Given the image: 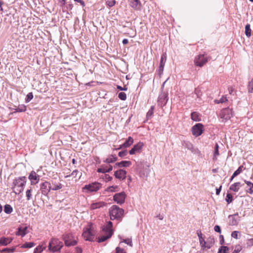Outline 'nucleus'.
<instances>
[{
    "mask_svg": "<svg viewBox=\"0 0 253 253\" xmlns=\"http://www.w3.org/2000/svg\"><path fill=\"white\" fill-rule=\"evenodd\" d=\"M27 182V178L25 176H20L14 179L12 189L13 192L18 195L20 194L24 190Z\"/></svg>",
    "mask_w": 253,
    "mask_h": 253,
    "instance_id": "obj_1",
    "label": "nucleus"
},
{
    "mask_svg": "<svg viewBox=\"0 0 253 253\" xmlns=\"http://www.w3.org/2000/svg\"><path fill=\"white\" fill-rule=\"evenodd\" d=\"M124 213V210L116 205L112 206L109 209L110 219L112 220L121 221Z\"/></svg>",
    "mask_w": 253,
    "mask_h": 253,
    "instance_id": "obj_2",
    "label": "nucleus"
},
{
    "mask_svg": "<svg viewBox=\"0 0 253 253\" xmlns=\"http://www.w3.org/2000/svg\"><path fill=\"white\" fill-rule=\"evenodd\" d=\"M112 226V222L110 221H108L106 225L103 226L102 228L103 234L98 238V242H103L112 236L113 233Z\"/></svg>",
    "mask_w": 253,
    "mask_h": 253,
    "instance_id": "obj_3",
    "label": "nucleus"
},
{
    "mask_svg": "<svg viewBox=\"0 0 253 253\" xmlns=\"http://www.w3.org/2000/svg\"><path fill=\"white\" fill-rule=\"evenodd\" d=\"M63 243L58 239H52L49 243L48 249L52 252H59L63 247Z\"/></svg>",
    "mask_w": 253,
    "mask_h": 253,
    "instance_id": "obj_4",
    "label": "nucleus"
},
{
    "mask_svg": "<svg viewBox=\"0 0 253 253\" xmlns=\"http://www.w3.org/2000/svg\"><path fill=\"white\" fill-rule=\"evenodd\" d=\"M94 231L92 230L91 227H89L84 229L82 236L85 240L91 241L94 239Z\"/></svg>",
    "mask_w": 253,
    "mask_h": 253,
    "instance_id": "obj_5",
    "label": "nucleus"
},
{
    "mask_svg": "<svg viewBox=\"0 0 253 253\" xmlns=\"http://www.w3.org/2000/svg\"><path fill=\"white\" fill-rule=\"evenodd\" d=\"M63 240L64 241L65 244L67 247L75 246L77 242L73 239V237L71 234H67L63 236Z\"/></svg>",
    "mask_w": 253,
    "mask_h": 253,
    "instance_id": "obj_6",
    "label": "nucleus"
},
{
    "mask_svg": "<svg viewBox=\"0 0 253 253\" xmlns=\"http://www.w3.org/2000/svg\"><path fill=\"white\" fill-rule=\"evenodd\" d=\"M101 187V184L99 182H93L91 184L85 185L83 187V190H86L88 192H96Z\"/></svg>",
    "mask_w": 253,
    "mask_h": 253,
    "instance_id": "obj_7",
    "label": "nucleus"
},
{
    "mask_svg": "<svg viewBox=\"0 0 253 253\" xmlns=\"http://www.w3.org/2000/svg\"><path fill=\"white\" fill-rule=\"evenodd\" d=\"M232 116V111L228 108L222 109L220 114V118L222 119L223 122L227 121L230 119Z\"/></svg>",
    "mask_w": 253,
    "mask_h": 253,
    "instance_id": "obj_8",
    "label": "nucleus"
},
{
    "mask_svg": "<svg viewBox=\"0 0 253 253\" xmlns=\"http://www.w3.org/2000/svg\"><path fill=\"white\" fill-rule=\"evenodd\" d=\"M40 189L42 195L47 196L51 190V183L47 181L43 182L41 184Z\"/></svg>",
    "mask_w": 253,
    "mask_h": 253,
    "instance_id": "obj_9",
    "label": "nucleus"
},
{
    "mask_svg": "<svg viewBox=\"0 0 253 253\" xmlns=\"http://www.w3.org/2000/svg\"><path fill=\"white\" fill-rule=\"evenodd\" d=\"M203 125L198 123L194 125L192 128V134L195 136L201 135L203 131Z\"/></svg>",
    "mask_w": 253,
    "mask_h": 253,
    "instance_id": "obj_10",
    "label": "nucleus"
},
{
    "mask_svg": "<svg viewBox=\"0 0 253 253\" xmlns=\"http://www.w3.org/2000/svg\"><path fill=\"white\" fill-rule=\"evenodd\" d=\"M168 100V93L167 92H162L158 97V105L161 107H163L167 104Z\"/></svg>",
    "mask_w": 253,
    "mask_h": 253,
    "instance_id": "obj_11",
    "label": "nucleus"
},
{
    "mask_svg": "<svg viewBox=\"0 0 253 253\" xmlns=\"http://www.w3.org/2000/svg\"><path fill=\"white\" fill-rule=\"evenodd\" d=\"M126 197L125 193L122 192L115 194L113 197V199L118 204H122L125 202Z\"/></svg>",
    "mask_w": 253,
    "mask_h": 253,
    "instance_id": "obj_12",
    "label": "nucleus"
},
{
    "mask_svg": "<svg viewBox=\"0 0 253 253\" xmlns=\"http://www.w3.org/2000/svg\"><path fill=\"white\" fill-rule=\"evenodd\" d=\"M195 64L199 67H202L206 63L208 62V59L204 55H199L195 59Z\"/></svg>",
    "mask_w": 253,
    "mask_h": 253,
    "instance_id": "obj_13",
    "label": "nucleus"
},
{
    "mask_svg": "<svg viewBox=\"0 0 253 253\" xmlns=\"http://www.w3.org/2000/svg\"><path fill=\"white\" fill-rule=\"evenodd\" d=\"M29 179L31 180V184L35 185L38 183L40 177L35 171L33 170L29 174Z\"/></svg>",
    "mask_w": 253,
    "mask_h": 253,
    "instance_id": "obj_14",
    "label": "nucleus"
},
{
    "mask_svg": "<svg viewBox=\"0 0 253 253\" xmlns=\"http://www.w3.org/2000/svg\"><path fill=\"white\" fill-rule=\"evenodd\" d=\"M143 146V143L141 142H139L137 144L134 145L133 148L129 151V154L133 155L135 153L140 152Z\"/></svg>",
    "mask_w": 253,
    "mask_h": 253,
    "instance_id": "obj_15",
    "label": "nucleus"
},
{
    "mask_svg": "<svg viewBox=\"0 0 253 253\" xmlns=\"http://www.w3.org/2000/svg\"><path fill=\"white\" fill-rule=\"evenodd\" d=\"M126 172L124 169H119L115 172V176L120 180H124L126 177Z\"/></svg>",
    "mask_w": 253,
    "mask_h": 253,
    "instance_id": "obj_16",
    "label": "nucleus"
},
{
    "mask_svg": "<svg viewBox=\"0 0 253 253\" xmlns=\"http://www.w3.org/2000/svg\"><path fill=\"white\" fill-rule=\"evenodd\" d=\"M182 145L194 153H196V151L198 150L197 149L194 148L193 144L189 141H183L182 142Z\"/></svg>",
    "mask_w": 253,
    "mask_h": 253,
    "instance_id": "obj_17",
    "label": "nucleus"
},
{
    "mask_svg": "<svg viewBox=\"0 0 253 253\" xmlns=\"http://www.w3.org/2000/svg\"><path fill=\"white\" fill-rule=\"evenodd\" d=\"M244 184H242L240 182H235L231 184L230 186L229 189L231 191L235 192H237L240 190V188L243 186Z\"/></svg>",
    "mask_w": 253,
    "mask_h": 253,
    "instance_id": "obj_18",
    "label": "nucleus"
},
{
    "mask_svg": "<svg viewBox=\"0 0 253 253\" xmlns=\"http://www.w3.org/2000/svg\"><path fill=\"white\" fill-rule=\"evenodd\" d=\"M130 5L132 8L135 10H140L141 4L139 0H130Z\"/></svg>",
    "mask_w": 253,
    "mask_h": 253,
    "instance_id": "obj_19",
    "label": "nucleus"
},
{
    "mask_svg": "<svg viewBox=\"0 0 253 253\" xmlns=\"http://www.w3.org/2000/svg\"><path fill=\"white\" fill-rule=\"evenodd\" d=\"M131 162L127 161H123L121 162L117 163L114 165L115 168L121 167H128L131 165Z\"/></svg>",
    "mask_w": 253,
    "mask_h": 253,
    "instance_id": "obj_20",
    "label": "nucleus"
},
{
    "mask_svg": "<svg viewBox=\"0 0 253 253\" xmlns=\"http://www.w3.org/2000/svg\"><path fill=\"white\" fill-rule=\"evenodd\" d=\"M133 142V139L129 136L127 138V139L126 141V142L121 145L119 148H118V149H120L122 148H127L130 146Z\"/></svg>",
    "mask_w": 253,
    "mask_h": 253,
    "instance_id": "obj_21",
    "label": "nucleus"
},
{
    "mask_svg": "<svg viewBox=\"0 0 253 253\" xmlns=\"http://www.w3.org/2000/svg\"><path fill=\"white\" fill-rule=\"evenodd\" d=\"M112 166L109 165V166H102L101 168L98 169L97 172L101 173L109 172L112 170Z\"/></svg>",
    "mask_w": 253,
    "mask_h": 253,
    "instance_id": "obj_22",
    "label": "nucleus"
},
{
    "mask_svg": "<svg viewBox=\"0 0 253 253\" xmlns=\"http://www.w3.org/2000/svg\"><path fill=\"white\" fill-rule=\"evenodd\" d=\"M63 186L60 183H56L55 181H52L51 183V190L56 191L61 189Z\"/></svg>",
    "mask_w": 253,
    "mask_h": 253,
    "instance_id": "obj_23",
    "label": "nucleus"
},
{
    "mask_svg": "<svg viewBox=\"0 0 253 253\" xmlns=\"http://www.w3.org/2000/svg\"><path fill=\"white\" fill-rule=\"evenodd\" d=\"M244 182L249 187V189L246 190V192L252 194L253 193V183L246 180H244Z\"/></svg>",
    "mask_w": 253,
    "mask_h": 253,
    "instance_id": "obj_24",
    "label": "nucleus"
},
{
    "mask_svg": "<svg viewBox=\"0 0 253 253\" xmlns=\"http://www.w3.org/2000/svg\"><path fill=\"white\" fill-rule=\"evenodd\" d=\"M12 241V239L2 237L0 238V245L2 246H6Z\"/></svg>",
    "mask_w": 253,
    "mask_h": 253,
    "instance_id": "obj_25",
    "label": "nucleus"
},
{
    "mask_svg": "<svg viewBox=\"0 0 253 253\" xmlns=\"http://www.w3.org/2000/svg\"><path fill=\"white\" fill-rule=\"evenodd\" d=\"M199 242L203 250H204L206 248L207 249H210L211 247V245H210L209 244L206 245V242L203 238L199 239Z\"/></svg>",
    "mask_w": 253,
    "mask_h": 253,
    "instance_id": "obj_26",
    "label": "nucleus"
},
{
    "mask_svg": "<svg viewBox=\"0 0 253 253\" xmlns=\"http://www.w3.org/2000/svg\"><path fill=\"white\" fill-rule=\"evenodd\" d=\"M27 229V227H25L22 228V227L18 228V231L16 233L17 235H20L22 237H24L26 234V230Z\"/></svg>",
    "mask_w": 253,
    "mask_h": 253,
    "instance_id": "obj_27",
    "label": "nucleus"
},
{
    "mask_svg": "<svg viewBox=\"0 0 253 253\" xmlns=\"http://www.w3.org/2000/svg\"><path fill=\"white\" fill-rule=\"evenodd\" d=\"M218 149H219V146L217 143H216L215 147H214V152H213V160L214 161L216 160L217 156H218L219 155Z\"/></svg>",
    "mask_w": 253,
    "mask_h": 253,
    "instance_id": "obj_28",
    "label": "nucleus"
},
{
    "mask_svg": "<svg viewBox=\"0 0 253 253\" xmlns=\"http://www.w3.org/2000/svg\"><path fill=\"white\" fill-rule=\"evenodd\" d=\"M191 118L192 120L196 122H199L200 121L199 118V113L196 112H193L191 114Z\"/></svg>",
    "mask_w": 253,
    "mask_h": 253,
    "instance_id": "obj_29",
    "label": "nucleus"
},
{
    "mask_svg": "<svg viewBox=\"0 0 253 253\" xmlns=\"http://www.w3.org/2000/svg\"><path fill=\"white\" fill-rule=\"evenodd\" d=\"M104 206V203L103 202H98L93 203L91 205L90 208L92 210H94Z\"/></svg>",
    "mask_w": 253,
    "mask_h": 253,
    "instance_id": "obj_30",
    "label": "nucleus"
},
{
    "mask_svg": "<svg viewBox=\"0 0 253 253\" xmlns=\"http://www.w3.org/2000/svg\"><path fill=\"white\" fill-rule=\"evenodd\" d=\"M13 211V209L10 205L6 204L4 207V211L7 214L11 213Z\"/></svg>",
    "mask_w": 253,
    "mask_h": 253,
    "instance_id": "obj_31",
    "label": "nucleus"
},
{
    "mask_svg": "<svg viewBox=\"0 0 253 253\" xmlns=\"http://www.w3.org/2000/svg\"><path fill=\"white\" fill-rule=\"evenodd\" d=\"M117 160V158L115 156L112 155L110 157L107 158L104 161L105 163L109 164L112 163L116 161Z\"/></svg>",
    "mask_w": 253,
    "mask_h": 253,
    "instance_id": "obj_32",
    "label": "nucleus"
},
{
    "mask_svg": "<svg viewBox=\"0 0 253 253\" xmlns=\"http://www.w3.org/2000/svg\"><path fill=\"white\" fill-rule=\"evenodd\" d=\"M245 34L246 36L249 38L251 35V29L250 28V25L248 24L245 26Z\"/></svg>",
    "mask_w": 253,
    "mask_h": 253,
    "instance_id": "obj_33",
    "label": "nucleus"
},
{
    "mask_svg": "<svg viewBox=\"0 0 253 253\" xmlns=\"http://www.w3.org/2000/svg\"><path fill=\"white\" fill-rule=\"evenodd\" d=\"M26 110V106L24 105H20L15 109V111L16 112H25Z\"/></svg>",
    "mask_w": 253,
    "mask_h": 253,
    "instance_id": "obj_34",
    "label": "nucleus"
},
{
    "mask_svg": "<svg viewBox=\"0 0 253 253\" xmlns=\"http://www.w3.org/2000/svg\"><path fill=\"white\" fill-rule=\"evenodd\" d=\"M45 248V246L39 245L35 250L34 253H40Z\"/></svg>",
    "mask_w": 253,
    "mask_h": 253,
    "instance_id": "obj_35",
    "label": "nucleus"
},
{
    "mask_svg": "<svg viewBox=\"0 0 253 253\" xmlns=\"http://www.w3.org/2000/svg\"><path fill=\"white\" fill-rule=\"evenodd\" d=\"M154 106H151V108L149 109L148 112L147 113L146 117L147 119H149L151 118L153 114L154 113Z\"/></svg>",
    "mask_w": 253,
    "mask_h": 253,
    "instance_id": "obj_36",
    "label": "nucleus"
},
{
    "mask_svg": "<svg viewBox=\"0 0 253 253\" xmlns=\"http://www.w3.org/2000/svg\"><path fill=\"white\" fill-rule=\"evenodd\" d=\"M245 169V168H244V166H240L238 169L234 171V172L233 173L234 174V175H236V176L239 175L240 173H241L243 169Z\"/></svg>",
    "mask_w": 253,
    "mask_h": 253,
    "instance_id": "obj_37",
    "label": "nucleus"
},
{
    "mask_svg": "<svg viewBox=\"0 0 253 253\" xmlns=\"http://www.w3.org/2000/svg\"><path fill=\"white\" fill-rule=\"evenodd\" d=\"M34 246L35 244L33 242H26L22 246V247L23 248H31Z\"/></svg>",
    "mask_w": 253,
    "mask_h": 253,
    "instance_id": "obj_38",
    "label": "nucleus"
},
{
    "mask_svg": "<svg viewBox=\"0 0 253 253\" xmlns=\"http://www.w3.org/2000/svg\"><path fill=\"white\" fill-rule=\"evenodd\" d=\"M229 250V248L227 246H222L218 250V253H227V252Z\"/></svg>",
    "mask_w": 253,
    "mask_h": 253,
    "instance_id": "obj_39",
    "label": "nucleus"
},
{
    "mask_svg": "<svg viewBox=\"0 0 253 253\" xmlns=\"http://www.w3.org/2000/svg\"><path fill=\"white\" fill-rule=\"evenodd\" d=\"M167 59V56L166 54H163L161 56L160 65H161L162 67L163 66H165V62Z\"/></svg>",
    "mask_w": 253,
    "mask_h": 253,
    "instance_id": "obj_40",
    "label": "nucleus"
},
{
    "mask_svg": "<svg viewBox=\"0 0 253 253\" xmlns=\"http://www.w3.org/2000/svg\"><path fill=\"white\" fill-rule=\"evenodd\" d=\"M248 90H249V92L250 93L253 92V78L249 83Z\"/></svg>",
    "mask_w": 253,
    "mask_h": 253,
    "instance_id": "obj_41",
    "label": "nucleus"
},
{
    "mask_svg": "<svg viewBox=\"0 0 253 253\" xmlns=\"http://www.w3.org/2000/svg\"><path fill=\"white\" fill-rule=\"evenodd\" d=\"M118 97L122 100H126V95L124 92H121L118 94Z\"/></svg>",
    "mask_w": 253,
    "mask_h": 253,
    "instance_id": "obj_42",
    "label": "nucleus"
},
{
    "mask_svg": "<svg viewBox=\"0 0 253 253\" xmlns=\"http://www.w3.org/2000/svg\"><path fill=\"white\" fill-rule=\"evenodd\" d=\"M33 98V94L32 93V92H29L27 95V96H26V102L27 103V102H30Z\"/></svg>",
    "mask_w": 253,
    "mask_h": 253,
    "instance_id": "obj_43",
    "label": "nucleus"
},
{
    "mask_svg": "<svg viewBox=\"0 0 253 253\" xmlns=\"http://www.w3.org/2000/svg\"><path fill=\"white\" fill-rule=\"evenodd\" d=\"M79 173V171L78 170H74L71 174L67 175L65 176V178L69 177L71 176H73L74 177H76L78 174Z\"/></svg>",
    "mask_w": 253,
    "mask_h": 253,
    "instance_id": "obj_44",
    "label": "nucleus"
},
{
    "mask_svg": "<svg viewBox=\"0 0 253 253\" xmlns=\"http://www.w3.org/2000/svg\"><path fill=\"white\" fill-rule=\"evenodd\" d=\"M31 192H32L31 189H28L26 192V197H27V199L28 201L30 200L32 197Z\"/></svg>",
    "mask_w": 253,
    "mask_h": 253,
    "instance_id": "obj_45",
    "label": "nucleus"
},
{
    "mask_svg": "<svg viewBox=\"0 0 253 253\" xmlns=\"http://www.w3.org/2000/svg\"><path fill=\"white\" fill-rule=\"evenodd\" d=\"M233 200V197L231 194L228 193L226 195V201L228 203H230Z\"/></svg>",
    "mask_w": 253,
    "mask_h": 253,
    "instance_id": "obj_46",
    "label": "nucleus"
},
{
    "mask_svg": "<svg viewBox=\"0 0 253 253\" xmlns=\"http://www.w3.org/2000/svg\"><path fill=\"white\" fill-rule=\"evenodd\" d=\"M123 242H125L126 244L128 245L130 247L132 246V241L130 239H126L124 240ZM123 242L120 243V245H121Z\"/></svg>",
    "mask_w": 253,
    "mask_h": 253,
    "instance_id": "obj_47",
    "label": "nucleus"
},
{
    "mask_svg": "<svg viewBox=\"0 0 253 253\" xmlns=\"http://www.w3.org/2000/svg\"><path fill=\"white\" fill-rule=\"evenodd\" d=\"M239 234V232L237 231H233L231 234V237L235 239H238V235Z\"/></svg>",
    "mask_w": 253,
    "mask_h": 253,
    "instance_id": "obj_48",
    "label": "nucleus"
},
{
    "mask_svg": "<svg viewBox=\"0 0 253 253\" xmlns=\"http://www.w3.org/2000/svg\"><path fill=\"white\" fill-rule=\"evenodd\" d=\"M118 188V186H110L109 187H108L106 189V191H108V192H114L115 191V189L116 188Z\"/></svg>",
    "mask_w": 253,
    "mask_h": 253,
    "instance_id": "obj_49",
    "label": "nucleus"
},
{
    "mask_svg": "<svg viewBox=\"0 0 253 253\" xmlns=\"http://www.w3.org/2000/svg\"><path fill=\"white\" fill-rule=\"evenodd\" d=\"M116 253H126V252L123 249L119 247L116 248Z\"/></svg>",
    "mask_w": 253,
    "mask_h": 253,
    "instance_id": "obj_50",
    "label": "nucleus"
},
{
    "mask_svg": "<svg viewBox=\"0 0 253 253\" xmlns=\"http://www.w3.org/2000/svg\"><path fill=\"white\" fill-rule=\"evenodd\" d=\"M126 154H127V151L126 150L124 151L119 152L118 155L120 157H123L125 156L126 155Z\"/></svg>",
    "mask_w": 253,
    "mask_h": 253,
    "instance_id": "obj_51",
    "label": "nucleus"
},
{
    "mask_svg": "<svg viewBox=\"0 0 253 253\" xmlns=\"http://www.w3.org/2000/svg\"><path fill=\"white\" fill-rule=\"evenodd\" d=\"M14 250H15L14 248H12V249L5 248V249H3L2 250H1L0 252H6V251L8 253H11V252H13Z\"/></svg>",
    "mask_w": 253,
    "mask_h": 253,
    "instance_id": "obj_52",
    "label": "nucleus"
},
{
    "mask_svg": "<svg viewBox=\"0 0 253 253\" xmlns=\"http://www.w3.org/2000/svg\"><path fill=\"white\" fill-rule=\"evenodd\" d=\"M116 3V1L115 0L112 1H107L106 3L107 5H108L109 7H112L115 5Z\"/></svg>",
    "mask_w": 253,
    "mask_h": 253,
    "instance_id": "obj_53",
    "label": "nucleus"
},
{
    "mask_svg": "<svg viewBox=\"0 0 253 253\" xmlns=\"http://www.w3.org/2000/svg\"><path fill=\"white\" fill-rule=\"evenodd\" d=\"M227 100L226 97L222 96L219 100L216 101L217 103H223Z\"/></svg>",
    "mask_w": 253,
    "mask_h": 253,
    "instance_id": "obj_54",
    "label": "nucleus"
},
{
    "mask_svg": "<svg viewBox=\"0 0 253 253\" xmlns=\"http://www.w3.org/2000/svg\"><path fill=\"white\" fill-rule=\"evenodd\" d=\"M241 250V248L240 246H236L235 248V249L233 251L232 253H239Z\"/></svg>",
    "mask_w": 253,
    "mask_h": 253,
    "instance_id": "obj_55",
    "label": "nucleus"
},
{
    "mask_svg": "<svg viewBox=\"0 0 253 253\" xmlns=\"http://www.w3.org/2000/svg\"><path fill=\"white\" fill-rule=\"evenodd\" d=\"M214 230L215 232L220 233H221V229L220 227L218 225H215L214 227Z\"/></svg>",
    "mask_w": 253,
    "mask_h": 253,
    "instance_id": "obj_56",
    "label": "nucleus"
},
{
    "mask_svg": "<svg viewBox=\"0 0 253 253\" xmlns=\"http://www.w3.org/2000/svg\"><path fill=\"white\" fill-rule=\"evenodd\" d=\"M214 239L213 238H210L209 239V241H208V243L207 244H209L210 245H211V246H212V245L214 244Z\"/></svg>",
    "mask_w": 253,
    "mask_h": 253,
    "instance_id": "obj_57",
    "label": "nucleus"
},
{
    "mask_svg": "<svg viewBox=\"0 0 253 253\" xmlns=\"http://www.w3.org/2000/svg\"><path fill=\"white\" fill-rule=\"evenodd\" d=\"M117 88L119 89V90H127V88L125 87H122L121 86H120V85H117Z\"/></svg>",
    "mask_w": 253,
    "mask_h": 253,
    "instance_id": "obj_58",
    "label": "nucleus"
},
{
    "mask_svg": "<svg viewBox=\"0 0 253 253\" xmlns=\"http://www.w3.org/2000/svg\"><path fill=\"white\" fill-rule=\"evenodd\" d=\"M197 235L199 237V239H203L202 233L200 231H197Z\"/></svg>",
    "mask_w": 253,
    "mask_h": 253,
    "instance_id": "obj_59",
    "label": "nucleus"
},
{
    "mask_svg": "<svg viewBox=\"0 0 253 253\" xmlns=\"http://www.w3.org/2000/svg\"><path fill=\"white\" fill-rule=\"evenodd\" d=\"M76 253H82V250L80 247H77L76 248Z\"/></svg>",
    "mask_w": 253,
    "mask_h": 253,
    "instance_id": "obj_60",
    "label": "nucleus"
},
{
    "mask_svg": "<svg viewBox=\"0 0 253 253\" xmlns=\"http://www.w3.org/2000/svg\"><path fill=\"white\" fill-rule=\"evenodd\" d=\"M74 0L78 2H80L83 6H84L85 5L84 2L83 0Z\"/></svg>",
    "mask_w": 253,
    "mask_h": 253,
    "instance_id": "obj_61",
    "label": "nucleus"
},
{
    "mask_svg": "<svg viewBox=\"0 0 253 253\" xmlns=\"http://www.w3.org/2000/svg\"><path fill=\"white\" fill-rule=\"evenodd\" d=\"M221 187H222V186H220L219 188H216V194L217 195H219V193H220V192L221 191Z\"/></svg>",
    "mask_w": 253,
    "mask_h": 253,
    "instance_id": "obj_62",
    "label": "nucleus"
},
{
    "mask_svg": "<svg viewBox=\"0 0 253 253\" xmlns=\"http://www.w3.org/2000/svg\"><path fill=\"white\" fill-rule=\"evenodd\" d=\"M105 177H106V179L108 180V181H110L112 180V177L111 176H110L108 174H106L105 175Z\"/></svg>",
    "mask_w": 253,
    "mask_h": 253,
    "instance_id": "obj_63",
    "label": "nucleus"
},
{
    "mask_svg": "<svg viewBox=\"0 0 253 253\" xmlns=\"http://www.w3.org/2000/svg\"><path fill=\"white\" fill-rule=\"evenodd\" d=\"M220 238L221 239L220 241V244H222L224 243V238L223 235L220 236Z\"/></svg>",
    "mask_w": 253,
    "mask_h": 253,
    "instance_id": "obj_64",
    "label": "nucleus"
}]
</instances>
